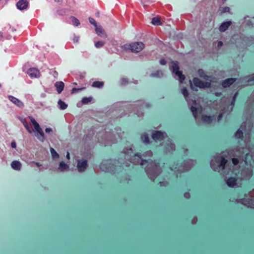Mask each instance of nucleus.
Here are the masks:
<instances>
[{
  "instance_id": "12",
  "label": "nucleus",
  "mask_w": 254,
  "mask_h": 254,
  "mask_svg": "<svg viewBox=\"0 0 254 254\" xmlns=\"http://www.w3.org/2000/svg\"><path fill=\"white\" fill-rule=\"evenodd\" d=\"M165 133V132H163L161 131H155L154 133H152V137L155 141H162L164 138Z\"/></svg>"
},
{
  "instance_id": "56",
  "label": "nucleus",
  "mask_w": 254,
  "mask_h": 254,
  "mask_svg": "<svg viewBox=\"0 0 254 254\" xmlns=\"http://www.w3.org/2000/svg\"><path fill=\"white\" fill-rule=\"evenodd\" d=\"M45 132L46 133H50V132H53V130L50 127H47L45 129Z\"/></svg>"
},
{
  "instance_id": "24",
  "label": "nucleus",
  "mask_w": 254,
  "mask_h": 254,
  "mask_svg": "<svg viewBox=\"0 0 254 254\" xmlns=\"http://www.w3.org/2000/svg\"><path fill=\"white\" fill-rule=\"evenodd\" d=\"M141 141L145 144H148L149 143V138L148 134L146 133H143L141 135Z\"/></svg>"
},
{
  "instance_id": "57",
  "label": "nucleus",
  "mask_w": 254,
  "mask_h": 254,
  "mask_svg": "<svg viewBox=\"0 0 254 254\" xmlns=\"http://www.w3.org/2000/svg\"><path fill=\"white\" fill-rule=\"evenodd\" d=\"M51 73H52L53 74V75L54 76V77H56L58 75V72L56 71H52Z\"/></svg>"
},
{
  "instance_id": "60",
  "label": "nucleus",
  "mask_w": 254,
  "mask_h": 254,
  "mask_svg": "<svg viewBox=\"0 0 254 254\" xmlns=\"http://www.w3.org/2000/svg\"><path fill=\"white\" fill-rule=\"evenodd\" d=\"M235 104V102L232 100L231 102V104H230L231 106H232V109H233V107L234 106Z\"/></svg>"
},
{
  "instance_id": "15",
  "label": "nucleus",
  "mask_w": 254,
  "mask_h": 254,
  "mask_svg": "<svg viewBox=\"0 0 254 254\" xmlns=\"http://www.w3.org/2000/svg\"><path fill=\"white\" fill-rule=\"evenodd\" d=\"M194 165V161L192 160L189 159L184 161V166L183 167V171L190 170Z\"/></svg>"
},
{
  "instance_id": "59",
  "label": "nucleus",
  "mask_w": 254,
  "mask_h": 254,
  "mask_svg": "<svg viewBox=\"0 0 254 254\" xmlns=\"http://www.w3.org/2000/svg\"><path fill=\"white\" fill-rule=\"evenodd\" d=\"M115 143V142L114 141L111 140L109 142L106 143H105V146H107L108 145H110V144H111L112 143Z\"/></svg>"
},
{
  "instance_id": "6",
  "label": "nucleus",
  "mask_w": 254,
  "mask_h": 254,
  "mask_svg": "<svg viewBox=\"0 0 254 254\" xmlns=\"http://www.w3.org/2000/svg\"><path fill=\"white\" fill-rule=\"evenodd\" d=\"M236 201L238 203H241L247 206L248 207L254 209V200L252 197L248 198H244L237 199Z\"/></svg>"
},
{
  "instance_id": "37",
  "label": "nucleus",
  "mask_w": 254,
  "mask_h": 254,
  "mask_svg": "<svg viewBox=\"0 0 254 254\" xmlns=\"http://www.w3.org/2000/svg\"><path fill=\"white\" fill-rule=\"evenodd\" d=\"M105 43L103 41H98L95 43V46L96 48H102L104 45Z\"/></svg>"
},
{
  "instance_id": "9",
  "label": "nucleus",
  "mask_w": 254,
  "mask_h": 254,
  "mask_svg": "<svg viewBox=\"0 0 254 254\" xmlns=\"http://www.w3.org/2000/svg\"><path fill=\"white\" fill-rule=\"evenodd\" d=\"M144 46V44L141 42L132 43H131V52L138 53L143 49Z\"/></svg>"
},
{
  "instance_id": "43",
  "label": "nucleus",
  "mask_w": 254,
  "mask_h": 254,
  "mask_svg": "<svg viewBox=\"0 0 254 254\" xmlns=\"http://www.w3.org/2000/svg\"><path fill=\"white\" fill-rule=\"evenodd\" d=\"M230 10V9L228 6H225L222 8L221 9V12L222 13H225V12H229Z\"/></svg>"
},
{
  "instance_id": "52",
  "label": "nucleus",
  "mask_w": 254,
  "mask_h": 254,
  "mask_svg": "<svg viewBox=\"0 0 254 254\" xmlns=\"http://www.w3.org/2000/svg\"><path fill=\"white\" fill-rule=\"evenodd\" d=\"M190 194L189 192H187L184 193V197L188 199L190 197Z\"/></svg>"
},
{
  "instance_id": "14",
  "label": "nucleus",
  "mask_w": 254,
  "mask_h": 254,
  "mask_svg": "<svg viewBox=\"0 0 254 254\" xmlns=\"http://www.w3.org/2000/svg\"><path fill=\"white\" fill-rule=\"evenodd\" d=\"M175 150V145L171 139H168L164 150L167 153H172Z\"/></svg>"
},
{
  "instance_id": "38",
  "label": "nucleus",
  "mask_w": 254,
  "mask_h": 254,
  "mask_svg": "<svg viewBox=\"0 0 254 254\" xmlns=\"http://www.w3.org/2000/svg\"><path fill=\"white\" fill-rule=\"evenodd\" d=\"M31 123H32L33 125L34 126L35 129L37 128H39L40 126L38 124V123L35 121V120L34 119H33V118H31Z\"/></svg>"
},
{
  "instance_id": "63",
  "label": "nucleus",
  "mask_w": 254,
  "mask_h": 254,
  "mask_svg": "<svg viewBox=\"0 0 254 254\" xmlns=\"http://www.w3.org/2000/svg\"><path fill=\"white\" fill-rule=\"evenodd\" d=\"M36 166H38V167H40V166H41V164L40 163H38V162H36Z\"/></svg>"
},
{
  "instance_id": "62",
  "label": "nucleus",
  "mask_w": 254,
  "mask_h": 254,
  "mask_svg": "<svg viewBox=\"0 0 254 254\" xmlns=\"http://www.w3.org/2000/svg\"><path fill=\"white\" fill-rule=\"evenodd\" d=\"M85 77V73L81 74L80 75V78L81 79H83Z\"/></svg>"
},
{
  "instance_id": "7",
  "label": "nucleus",
  "mask_w": 254,
  "mask_h": 254,
  "mask_svg": "<svg viewBox=\"0 0 254 254\" xmlns=\"http://www.w3.org/2000/svg\"><path fill=\"white\" fill-rule=\"evenodd\" d=\"M232 161L233 165H231L228 168H227L225 166V168L227 170H230V169L231 170V171H234V170H236V171H240L241 172L242 170H250L248 169H241L239 166H238V165L239 163V161L238 158H233L232 159Z\"/></svg>"
},
{
  "instance_id": "18",
  "label": "nucleus",
  "mask_w": 254,
  "mask_h": 254,
  "mask_svg": "<svg viewBox=\"0 0 254 254\" xmlns=\"http://www.w3.org/2000/svg\"><path fill=\"white\" fill-rule=\"evenodd\" d=\"M232 24L231 21H227L222 22L219 27L220 32H223L226 31L229 26Z\"/></svg>"
},
{
  "instance_id": "45",
  "label": "nucleus",
  "mask_w": 254,
  "mask_h": 254,
  "mask_svg": "<svg viewBox=\"0 0 254 254\" xmlns=\"http://www.w3.org/2000/svg\"><path fill=\"white\" fill-rule=\"evenodd\" d=\"M159 184L161 187H167L169 183L167 181H161L159 182Z\"/></svg>"
},
{
  "instance_id": "33",
  "label": "nucleus",
  "mask_w": 254,
  "mask_h": 254,
  "mask_svg": "<svg viewBox=\"0 0 254 254\" xmlns=\"http://www.w3.org/2000/svg\"><path fill=\"white\" fill-rule=\"evenodd\" d=\"M50 151L52 155V156L53 159H57L59 157V154L56 152V151L52 147L50 148Z\"/></svg>"
},
{
  "instance_id": "47",
  "label": "nucleus",
  "mask_w": 254,
  "mask_h": 254,
  "mask_svg": "<svg viewBox=\"0 0 254 254\" xmlns=\"http://www.w3.org/2000/svg\"><path fill=\"white\" fill-rule=\"evenodd\" d=\"M115 130H116L117 132V134H118V136H119V138H121L122 137V135L121 134V132H118V131H121V128L119 127H116L115 128Z\"/></svg>"
},
{
  "instance_id": "35",
  "label": "nucleus",
  "mask_w": 254,
  "mask_h": 254,
  "mask_svg": "<svg viewBox=\"0 0 254 254\" xmlns=\"http://www.w3.org/2000/svg\"><path fill=\"white\" fill-rule=\"evenodd\" d=\"M92 100V98L91 97H83L82 99V103L84 104H87L91 102Z\"/></svg>"
},
{
  "instance_id": "55",
  "label": "nucleus",
  "mask_w": 254,
  "mask_h": 254,
  "mask_svg": "<svg viewBox=\"0 0 254 254\" xmlns=\"http://www.w3.org/2000/svg\"><path fill=\"white\" fill-rule=\"evenodd\" d=\"M223 45V43L220 41L218 42V44H217V48L218 49H220Z\"/></svg>"
},
{
  "instance_id": "40",
  "label": "nucleus",
  "mask_w": 254,
  "mask_h": 254,
  "mask_svg": "<svg viewBox=\"0 0 254 254\" xmlns=\"http://www.w3.org/2000/svg\"><path fill=\"white\" fill-rule=\"evenodd\" d=\"M122 48L124 50H130L131 51V44H125L122 46Z\"/></svg>"
},
{
  "instance_id": "11",
  "label": "nucleus",
  "mask_w": 254,
  "mask_h": 254,
  "mask_svg": "<svg viewBox=\"0 0 254 254\" xmlns=\"http://www.w3.org/2000/svg\"><path fill=\"white\" fill-rule=\"evenodd\" d=\"M88 166L86 160H79L77 162V168L79 172H82L85 171Z\"/></svg>"
},
{
  "instance_id": "42",
  "label": "nucleus",
  "mask_w": 254,
  "mask_h": 254,
  "mask_svg": "<svg viewBox=\"0 0 254 254\" xmlns=\"http://www.w3.org/2000/svg\"><path fill=\"white\" fill-rule=\"evenodd\" d=\"M84 89H85V87L80 88H73L71 90V93L72 94L75 93L79 91H81V90H83Z\"/></svg>"
},
{
  "instance_id": "28",
  "label": "nucleus",
  "mask_w": 254,
  "mask_h": 254,
  "mask_svg": "<svg viewBox=\"0 0 254 254\" xmlns=\"http://www.w3.org/2000/svg\"><path fill=\"white\" fill-rule=\"evenodd\" d=\"M70 18L71 20L72 24L74 26H78L80 25V23L79 20L77 18H76L75 17L71 16L70 17Z\"/></svg>"
},
{
  "instance_id": "41",
  "label": "nucleus",
  "mask_w": 254,
  "mask_h": 254,
  "mask_svg": "<svg viewBox=\"0 0 254 254\" xmlns=\"http://www.w3.org/2000/svg\"><path fill=\"white\" fill-rule=\"evenodd\" d=\"M89 22L91 24L94 25L95 27H96L97 26V23H96L95 20L94 18H93L92 17H89Z\"/></svg>"
},
{
  "instance_id": "13",
  "label": "nucleus",
  "mask_w": 254,
  "mask_h": 254,
  "mask_svg": "<svg viewBox=\"0 0 254 254\" xmlns=\"http://www.w3.org/2000/svg\"><path fill=\"white\" fill-rule=\"evenodd\" d=\"M27 73L31 78H37L39 77L40 75L39 70L36 68H30Z\"/></svg>"
},
{
  "instance_id": "27",
  "label": "nucleus",
  "mask_w": 254,
  "mask_h": 254,
  "mask_svg": "<svg viewBox=\"0 0 254 254\" xmlns=\"http://www.w3.org/2000/svg\"><path fill=\"white\" fill-rule=\"evenodd\" d=\"M92 86L94 87L101 88L104 86V82L102 81H96L93 82Z\"/></svg>"
},
{
  "instance_id": "51",
  "label": "nucleus",
  "mask_w": 254,
  "mask_h": 254,
  "mask_svg": "<svg viewBox=\"0 0 254 254\" xmlns=\"http://www.w3.org/2000/svg\"><path fill=\"white\" fill-rule=\"evenodd\" d=\"M79 40V37L77 36H74L73 39V41L74 43H77L78 42Z\"/></svg>"
},
{
  "instance_id": "50",
  "label": "nucleus",
  "mask_w": 254,
  "mask_h": 254,
  "mask_svg": "<svg viewBox=\"0 0 254 254\" xmlns=\"http://www.w3.org/2000/svg\"><path fill=\"white\" fill-rule=\"evenodd\" d=\"M238 94H239V93L238 91H237L235 93L234 96H233V98H232V101H234L235 102H236V98L237 97H238Z\"/></svg>"
},
{
  "instance_id": "61",
  "label": "nucleus",
  "mask_w": 254,
  "mask_h": 254,
  "mask_svg": "<svg viewBox=\"0 0 254 254\" xmlns=\"http://www.w3.org/2000/svg\"><path fill=\"white\" fill-rule=\"evenodd\" d=\"M222 117V114H221L218 117V121H220Z\"/></svg>"
},
{
  "instance_id": "16",
  "label": "nucleus",
  "mask_w": 254,
  "mask_h": 254,
  "mask_svg": "<svg viewBox=\"0 0 254 254\" xmlns=\"http://www.w3.org/2000/svg\"><path fill=\"white\" fill-rule=\"evenodd\" d=\"M28 5V2L26 0H19L16 3L17 9L22 10L27 9Z\"/></svg>"
},
{
  "instance_id": "5",
  "label": "nucleus",
  "mask_w": 254,
  "mask_h": 254,
  "mask_svg": "<svg viewBox=\"0 0 254 254\" xmlns=\"http://www.w3.org/2000/svg\"><path fill=\"white\" fill-rule=\"evenodd\" d=\"M171 70L173 73L178 76L180 83H182L185 79V76L183 74L182 72L179 70L178 63L177 61H173Z\"/></svg>"
},
{
  "instance_id": "30",
  "label": "nucleus",
  "mask_w": 254,
  "mask_h": 254,
  "mask_svg": "<svg viewBox=\"0 0 254 254\" xmlns=\"http://www.w3.org/2000/svg\"><path fill=\"white\" fill-rule=\"evenodd\" d=\"M151 23L157 26L161 25L160 19L157 17H154L152 19Z\"/></svg>"
},
{
  "instance_id": "29",
  "label": "nucleus",
  "mask_w": 254,
  "mask_h": 254,
  "mask_svg": "<svg viewBox=\"0 0 254 254\" xmlns=\"http://www.w3.org/2000/svg\"><path fill=\"white\" fill-rule=\"evenodd\" d=\"M68 166L64 162H61L60 163L59 169L61 171H64L67 170L68 168Z\"/></svg>"
},
{
  "instance_id": "8",
  "label": "nucleus",
  "mask_w": 254,
  "mask_h": 254,
  "mask_svg": "<svg viewBox=\"0 0 254 254\" xmlns=\"http://www.w3.org/2000/svg\"><path fill=\"white\" fill-rule=\"evenodd\" d=\"M193 82L194 85L197 87L200 88H205L209 87L210 86V83L207 82H204L200 80L197 77H194L193 79Z\"/></svg>"
},
{
  "instance_id": "3",
  "label": "nucleus",
  "mask_w": 254,
  "mask_h": 254,
  "mask_svg": "<svg viewBox=\"0 0 254 254\" xmlns=\"http://www.w3.org/2000/svg\"><path fill=\"white\" fill-rule=\"evenodd\" d=\"M227 153L232 156H244L243 160L244 161L245 164L247 166L250 167L254 165V150L253 151L252 150L248 149L246 147L239 148L238 147L235 149H231L228 150Z\"/></svg>"
},
{
  "instance_id": "34",
  "label": "nucleus",
  "mask_w": 254,
  "mask_h": 254,
  "mask_svg": "<svg viewBox=\"0 0 254 254\" xmlns=\"http://www.w3.org/2000/svg\"><path fill=\"white\" fill-rule=\"evenodd\" d=\"M190 110L192 113V115H193L194 119H196L197 118V117L198 115L197 108L193 106H191L190 107Z\"/></svg>"
},
{
  "instance_id": "20",
  "label": "nucleus",
  "mask_w": 254,
  "mask_h": 254,
  "mask_svg": "<svg viewBox=\"0 0 254 254\" xmlns=\"http://www.w3.org/2000/svg\"><path fill=\"white\" fill-rule=\"evenodd\" d=\"M55 86L56 88L58 93L60 94L63 91L64 84L62 81H58L55 83Z\"/></svg>"
},
{
  "instance_id": "44",
  "label": "nucleus",
  "mask_w": 254,
  "mask_h": 254,
  "mask_svg": "<svg viewBox=\"0 0 254 254\" xmlns=\"http://www.w3.org/2000/svg\"><path fill=\"white\" fill-rule=\"evenodd\" d=\"M252 82H254V74H253L251 76V77L247 80L248 83L250 85L252 84Z\"/></svg>"
},
{
  "instance_id": "1",
  "label": "nucleus",
  "mask_w": 254,
  "mask_h": 254,
  "mask_svg": "<svg viewBox=\"0 0 254 254\" xmlns=\"http://www.w3.org/2000/svg\"><path fill=\"white\" fill-rule=\"evenodd\" d=\"M123 153L126 159L125 162L122 163L120 160L114 159L104 160L100 165L101 170L106 172L115 174L122 172L124 166L128 167L130 163L138 164L140 162L142 166L148 164V166L145 169V171L148 178L152 181H154L155 179L161 174L162 169L158 163L153 162L151 159H141L142 156L151 157L153 155L152 151H146L143 154L140 153L134 154L132 147H130L129 148H125Z\"/></svg>"
},
{
  "instance_id": "10",
  "label": "nucleus",
  "mask_w": 254,
  "mask_h": 254,
  "mask_svg": "<svg viewBox=\"0 0 254 254\" xmlns=\"http://www.w3.org/2000/svg\"><path fill=\"white\" fill-rule=\"evenodd\" d=\"M7 98L17 107L20 108H23L24 107V106L23 103L17 98L12 95H8Z\"/></svg>"
},
{
  "instance_id": "46",
  "label": "nucleus",
  "mask_w": 254,
  "mask_h": 254,
  "mask_svg": "<svg viewBox=\"0 0 254 254\" xmlns=\"http://www.w3.org/2000/svg\"><path fill=\"white\" fill-rule=\"evenodd\" d=\"M128 80L127 78H123L121 79V84L122 85H125L128 83Z\"/></svg>"
},
{
  "instance_id": "49",
  "label": "nucleus",
  "mask_w": 254,
  "mask_h": 254,
  "mask_svg": "<svg viewBox=\"0 0 254 254\" xmlns=\"http://www.w3.org/2000/svg\"><path fill=\"white\" fill-rule=\"evenodd\" d=\"M238 94H239V93L238 91H237L235 93L234 96H233V98H232V101H234L235 102H236V98L237 97H238Z\"/></svg>"
},
{
  "instance_id": "32",
  "label": "nucleus",
  "mask_w": 254,
  "mask_h": 254,
  "mask_svg": "<svg viewBox=\"0 0 254 254\" xmlns=\"http://www.w3.org/2000/svg\"><path fill=\"white\" fill-rule=\"evenodd\" d=\"M235 136L237 138L243 139V131L240 128L235 133Z\"/></svg>"
},
{
  "instance_id": "36",
  "label": "nucleus",
  "mask_w": 254,
  "mask_h": 254,
  "mask_svg": "<svg viewBox=\"0 0 254 254\" xmlns=\"http://www.w3.org/2000/svg\"><path fill=\"white\" fill-rule=\"evenodd\" d=\"M66 12H67V9H65V8H61V9H58L57 11V13L58 14H59L60 15H62V16L65 15L66 13Z\"/></svg>"
},
{
  "instance_id": "19",
  "label": "nucleus",
  "mask_w": 254,
  "mask_h": 254,
  "mask_svg": "<svg viewBox=\"0 0 254 254\" xmlns=\"http://www.w3.org/2000/svg\"><path fill=\"white\" fill-rule=\"evenodd\" d=\"M35 130L37 132V138L41 142H44L45 139V135L40 127H39V128H36Z\"/></svg>"
},
{
  "instance_id": "31",
  "label": "nucleus",
  "mask_w": 254,
  "mask_h": 254,
  "mask_svg": "<svg viewBox=\"0 0 254 254\" xmlns=\"http://www.w3.org/2000/svg\"><path fill=\"white\" fill-rule=\"evenodd\" d=\"M163 73L162 70H158L154 73L150 74L151 77H160L163 76Z\"/></svg>"
},
{
  "instance_id": "39",
  "label": "nucleus",
  "mask_w": 254,
  "mask_h": 254,
  "mask_svg": "<svg viewBox=\"0 0 254 254\" xmlns=\"http://www.w3.org/2000/svg\"><path fill=\"white\" fill-rule=\"evenodd\" d=\"M182 93L185 98H187L189 96L188 91L186 88L182 89Z\"/></svg>"
},
{
  "instance_id": "4",
  "label": "nucleus",
  "mask_w": 254,
  "mask_h": 254,
  "mask_svg": "<svg viewBox=\"0 0 254 254\" xmlns=\"http://www.w3.org/2000/svg\"><path fill=\"white\" fill-rule=\"evenodd\" d=\"M144 106L148 108L151 106V104L149 103H145L144 101H136L134 102L133 105H131L127 108L129 113H126L125 114H128V116H129L130 114L133 113V114L136 115L138 117H141L144 114L143 112Z\"/></svg>"
},
{
  "instance_id": "17",
  "label": "nucleus",
  "mask_w": 254,
  "mask_h": 254,
  "mask_svg": "<svg viewBox=\"0 0 254 254\" xmlns=\"http://www.w3.org/2000/svg\"><path fill=\"white\" fill-rule=\"evenodd\" d=\"M237 80L236 78H229L224 80L222 82V86L224 88H227L232 85Z\"/></svg>"
},
{
  "instance_id": "25",
  "label": "nucleus",
  "mask_w": 254,
  "mask_h": 254,
  "mask_svg": "<svg viewBox=\"0 0 254 254\" xmlns=\"http://www.w3.org/2000/svg\"><path fill=\"white\" fill-rule=\"evenodd\" d=\"M59 108L61 110H64L67 108V105L62 100H59L58 102Z\"/></svg>"
},
{
  "instance_id": "48",
  "label": "nucleus",
  "mask_w": 254,
  "mask_h": 254,
  "mask_svg": "<svg viewBox=\"0 0 254 254\" xmlns=\"http://www.w3.org/2000/svg\"><path fill=\"white\" fill-rule=\"evenodd\" d=\"M248 17V16L247 17H245V20L246 21H247V25H248L249 26H250V25H253V23L252 22V20H247V18Z\"/></svg>"
},
{
  "instance_id": "26",
  "label": "nucleus",
  "mask_w": 254,
  "mask_h": 254,
  "mask_svg": "<svg viewBox=\"0 0 254 254\" xmlns=\"http://www.w3.org/2000/svg\"><path fill=\"white\" fill-rule=\"evenodd\" d=\"M198 74L200 77L203 78L204 79L207 80L208 76L205 73L204 70L202 69H199L198 70Z\"/></svg>"
},
{
  "instance_id": "21",
  "label": "nucleus",
  "mask_w": 254,
  "mask_h": 254,
  "mask_svg": "<svg viewBox=\"0 0 254 254\" xmlns=\"http://www.w3.org/2000/svg\"><path fill=\"white\" fill-rule=\"evenodd\" d=\"M95 31L96 32V34L102 37H106L107 36L105 33L104 30L103 29V28L101 26H97L95 27Z\"/></svg>"
},
{
  "instance_id": "23",
  "label": "nucleus",
  "mask_w": 254,
  "mask_h": 254,
  "mask_svg": "<svg viewBox=\"0 0 254 254\" xmlns=\"http://www.w3.org/2000/svg\"><path fill=\"white\" fill-rule=\"evenodd\" d=\"M202 120L204 123L210 124L213 120V118L210 116L203 115L202 116Z\"/></svg>"
},
{
  "instance_id": "53",
  "label": "nucleus",
  "mask_w": 254,
  "mask_h": 254,
  "mask_svg": "<svg viewBox=\"0 0 254 254\" xmlns=\"http://www.w3.org/2000/svg\"><path fill=\"white\" fill-rule=\"evenodd\" d=\"M11 146L12 148H15L16 147V143L15 141H12L11 143Z\"/></svg>"
},
{
  "instance_id": "58",
  "label": "nucleus",
  "mask_w": 254,
  "mask_h": 254,
  "mask_svg": "<svg viewBox=\"0 0 254 254\" xmlns=\"http://www.w3.org/2000/svg\"><path fill=\"white\" fill-rule=\"evenodd\" d=\"M215 95L217 97H220L222 95V93L221 92H216Z\"/></svg>"
},
{
  "instance_id": "64",
  "label": "nucleus",
  "mask_w": 254,
  "mask_h": 254,
  "mask_svg": "<svg viewBox=\"0 0 254 254\" xmlns=\"http://www.w3.org/2000/svg\"><path fill=\"white\" fill-rule=\"evenodd\" d=\"M24 127H25V128L28 129V125H27V124L26 123L25 124H24Z\"/></svg>"
},
{
  "instance_id": "2",
  "label": "nucleus",
  "mask_w": 254,
  "mask_h": 254,
  "mask_svg": "<svg viewBox=\"0 0 254 254\" xmlns=\"http://www.w3.org/2000/svg\"><path fill=\"white\" fill-rule=\"evenodd\" d=\"M227 162V160L224 157L217 155L214 156L210 162V166L214 171L220 172L222 171L221 174L225 179L226 180L227 177L231 176L227 180L226 183L230 187H234L236 185V182L238 180H248L252 176V170H242L241 171H231L227 170L225 168V165Z\"/></svg>"
},
{
  "instance_id": "54",
  "label": "nucleus",
  "mask_w": 254,
  "mask_h": 254,
  "mask_svg": "<svg viewBox=\"0 0 254 254\" xmlns=\"http://www.w3.org/2000/svg\"><path fill=\"white\" fill-rule=\"evenodd\" d=\"M161 65H165L166 64V61L165 59H161L159 62Z\"/></svg>"
},
{
  "instance_id": "22",
  "label": "nucleus",
  "mask_w": 254,
  "mask_h": 254,
  "mask_svg": "<svg viewBox=\"0 0 254 254\" xmlns=\"http://www.w3.org/2000/svg\"><path fill=\"white\" fill-rule=\"evenodd\" d=\"M11 166L14 170H20L21 168V164L18 161H13L11 163Z\"/></svg>"
}]
</instances>
